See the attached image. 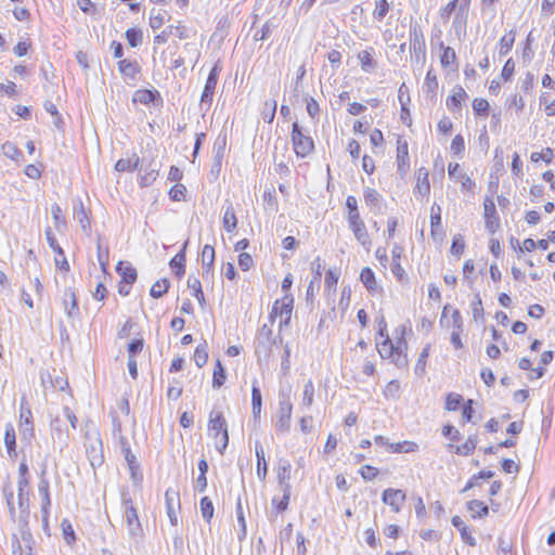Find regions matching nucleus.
<instances>
[{"label": "nucleus", "instance_id": "nucleus-1", "mask_svg": "<svg viewBox=\"0 0 555 555\" xmlns=\"http://www.w3.org/2000/svg\"><path fill=\"white\" fill-rule=\"evenodd\" d=\"M441 435L447 440V450L457 456H469L472 455L478 444V438L476 435H469L462 443L461 431L451 423H447L441 427Z\"/></svg>", "mask_w": 555, "mask_h": 555}, {"label": "nucleus", "instance_id": "nucleus-2", "mask_svg": "<svg viewBox=\"0 0 555 555\" xmlns=\"http://www.w3.org/2000/svg\"><path fill=\"white\" fill-rule=\"evenodd\" d=\"M411 333L410 324H400L397 326L392 336L384 340V346L389 345L388 358L397 366L408 365V336Z\"/></svg>", "mask_w": 555, "mask_h": 555}, {"label": "nucleus", "instance_id": "nucleus-3", "mask_svg": "<svg viewBox=\"0 0 555 555\" xmlns=\"http://www.w3.org/2000/svg\"><path fill=\"white\" fill-rule=\"evenodd\" d=\"M475 400L465 399L461 393L450 391L444 396L443 409L448 413L461 412L462 423H472L474 418Z\"/></svg>", "mask_w": 555, "mask_h": 555}, {"label": "nucleus", "instance_id": "nucleus-4", "mask_svg": "<svg viewBox=\"0 0 555 555\" xmlns=\"http://www.w3.org/2000/svg\"><path fill=\"white\" fill-rule=\"evenodd\" d=\"M448 177L451 181L460 185V191L464 196H475L477 182L473 175L468 173L460 163L450 162L448 164Z\"/></svg>", "mask_w": 555, "mask_h": 555}, {"label": "nucleus", "instance_id": "nucleus-5", "mask_svg": "<svg viewBox=\"0 0 555 555\" xmlns=\"http://www.w3.org/2000/svg\"><path fill=\"white\" fill-rule=\"evenodd\" d=\"M208 431L209 436L214 439L216 449L223 453L229 443V433L225 418L221 413L210 414Z\"/></svg>", "mask_w": 555, "mask_h": 555}, {"label": "nucleus", "instance_id": "nucleus-6", "mask_svg": "<svg viewBox=\"0 0 555 555\" xmlns=\"http://www.w3.org/2000/svg\"><path fill=\"white\" fill-rule=\"evenodd\" d=\"M291 141L298 157L305 158L314 151L313 139L302 130L297 121L292 125Z\"/></svg>", "mask_w": 555, "mask_h": 555}, {"label": "nucleus", "instance_id": "nucleus-7", "mask_svg": "<svg viewBox=\"0 0 555 555\" xmlns=\"http://www.w3.org/2000/svg\"><path fill=\"white\" fill-rule=\"evenodd\" d=\"M294 308V297L292 294H284L282 298L276 299L269 314V319L274 322L279 320L280 328L287 326L292 319Z\"/></svg>", "mask_w": 555, "mask_h": 555}, {"label": "nucleus", "instance_id": "nucleus-8", "mask_svg": "<svg viewBox=\"0 0 555 555\" xmlns=\"http://www.w3.org/2000/svg\"><path fill=\"white\" fill-rule=\"evenodd\" d=\"M193 30L189 28L183 21H178L175 25H168L162 31L153 37V50L156 52L157 48L167 43L170 36H175L180 40L189 39Z\"/></svg>", "mask_w": 555, "mask_h": 555}, {"label": "nucleus", "instance_id": "nucleus-9", "mask_svg": "<svg viewBox=\"0 0 555 555\" xmlns=\"http://www.w3.org/2000/svg\"><path fill=\"white\" fill-rule=\"evenodd\" d=\"M116 271L120 276L118 282V294L128 296L131 292L132 285L138 279L137 269L129 261H119L116 266Z\"/></svg>", "mask_w": 555, "mask_h": 555}, {"label": "nucleus", "instance_id": "nucleus-10", "mask_svg": "<svg viewBox=\"0 0 555 555\" xmlns=\"http://www.w3.org/2000/svg\"><path fill=\"white\" fill-rule=\"evenodd\" d=\"M482 218L488 233L495 234L501 229V219L493 196H486L482 202Z\"/></svg>", "mask_w": 555, "mask_h": 555}, {"label": "nucleus", "instance_id": "nucleus-11", "mask_svg": "<svg viewBox=\"0 0 555 555\" xmlns=\"http://www.w3.org/2000/svg\"><path fill=\"white\" fill-rule=\"evenodd\" d=\"M430 192L429 170L422 166L414 171L413 194L418 201H428Z\"/></svg>", "mask_w": 555, "mask_h": 555}, {"label": "nucleus", "instance_id": "nucleus-12", "mask_svg": "<svg viewBox=\"0 0 555 555\" xmlns=\"http://www.w3.org/2000/svg\"><path fill=\"white\" fill-rule=\"evenodd\" d=\"M469 3H470V0H451L443 8H441L440 13H439L440 17L446 22L449 21L451 15L455 11V9L459 8L461 15L459 14L456 16V18L453 23L454 27L456 28L457 26L459 27L465 26V24H466L465 13L468 10Z\"/></svg>", "mask_w": 555, "mask_h": 555}, {"label": "nucleus", "instance_id": "nucleus-13", "mask_svg": "<svg viewBox=\"0 0 555 555\" xmlns=\"http://www.w3.org/2000/svg\"><path fill=\"white\" fill-rule=\"evenodd\" d=\"M440 325L450 331H464L463 318L457 308L446 305L442 308Z\"/></svg>", "mask_w": 555, "mask_h": 555}, {"label": "nucleus", "instance_id": "nucleus-14", "mask_svg": "<svg viewBox=\"0 0 555 555\" xmlns=\"http://www.w3.org/2000/svg\"><path fill=\"white\" fill-rule=\"evenodd\" d=\"M46 238L50 246V248L54 251V263L55 267L64 272L69 271V263L66 259L65 253L63 248L60 246V244L56 241L55 235L53 234L52 230L50 228L46 229Z\"/></svg>", "mask_w": 555, "mask_h": 555}, {"label": "nucleus", "instance_id": "nucleus-15", "mask_svg": "<svg viewBox=\"0 0 555 555\" xmlns=\"http://www.w3.org/2000/svg\"><path fill=\"white\" fill-rule=\"evenodd\" d=\"M221 69H222L221 63H220V61H218L212 66L211 70L206 79V82H205V86H204V89H203V92L201 95L202 103H207L208 105L211 104L212 98L215 94V89H216V86L218 82V77H219V74L221 73Z\"/></svg>", "mask_w": 555, "mask_h": 555}, {"label": "nucleus", "instance_id": "nucleus-16", "mask_svg": "<svg viewBox=\"0 0 555 555\" xmlns=\"http://www.w3.org/2000/svg\"><path fill=\"white\" fill-rule=\"evenodd\" d=\"M468 99V94L461 85H455L446 98V106L451 113H459Z\"/></svg>", "mask_w": 555, "mask_h": 555}, {"label": "nucleus", "instance_id": "nucleus-17", "mask_svg": "<svg viewBox=\"0 0 555 555\" xmlns=\"http://www.w3.org/2000/svg\"><path fill=\"white\" fill-rule=\"evenodd\" d=\"M38 493L40 496L41 518L42 522L47 526L50 517L51 495L50 482L46 477H42L38 483Z\"/></svg>", "mask_w": 555, "mask_h": 555}, {"label": "nucleus", "instance_id": "nucleus-18", "mask_svg": "<svg viewBox=\"0 0 555 555\" xmlns=\"http://www.w3.org/2000/svg\"><path fill=\"white\" fill-rule=\"evenodd\" d=\"M405 499V492L400 489H388L384 491V503L387 504L393 513H399L406 507Z\"/></svg>", "mask_w": 555, "mask_h": 555}, {"label": "nucleus", "instance_id": "nucleus-19", "mask_svg": "<svg viewBox=\"0 0 555 555\" xmlns=\"http://www.w3.org/2000/svg\"><path fill=\"white\" fill-rule=\"evenodd\" d=\"M292 414L293 404L288 400L281 401L279 404V413L275 422V429L278 433H286L289 430Z\"/></svg>", "mask_w": 555, "mask_h": 555}, {"label": "nucleus", "instance_id": "nucleus-20", "mask_svg": "<svg viewBox=\"0 0 555 555\" xmlns=\"http://www.w3.org/2000/svg\"><path fill=\"white\" fill-rule=\"evenodd\" d=\"M397 167L400 173L404 175L410 168L409 145L404 138L397 139Z\"/></svg>", "mask_w": 555, "mask_h": 555}, {"label": "nucleus", "instance_id": "nucleus-21", "mask_svg": "<svg viewBox=\"0 0 555 555\" xmlns=\"http://www.w3.org/2000/svg\"><path fill=\"white\" fill-rule=\"evenodd\" d=\"M30 485H25V487L17 483V501L18 506L21 508L23 522L27 524V518L29 515L30 507Z\"/></svg>", "mask_w": 555, "mask_h": 555}, {"label": "nucleus", "instance_id": "nucleus-22", "mask_svg": "<svg viewBox=\"0 0 555 555\" xmlns=\"http://www.w3.org/2000/svg\"><path fill=\"white\" fill-rule=\"evenodd\" d=\"M404 258L403 248L401 246H395L391 251V263L390 269L399 282L405 279V271L401 266V260Z\"/></svg>", "mask_w": 555, "mask_h": 555}, {"label": "nucleus", "instance_id": "nucleus-23", "mask_svg": "<svg viewBox=\"0 0 555 555\" xmlns=\"http://www.w3.org/2000/svg\"><path fill=\"white\" fill-rule=\"evenodd\" d=\"M157 100H160V94L155 89H139L134 91L132 95V102L134 104H142L145 106L150 105L151 103H154Z\"/></svg>", "mask_w": 555, "mask_h": 555}, {"label": "nucleus", "instance_id": "nucleus-24", "mask_svg": "<svg viewBox=\"0 0 555 555\" xmlns=\"http://www.w3.org/2000/svg\"><path fill=\"white\" fill-rule=\"evenodd\" d=\"M18 425L26 431L34 430V418L29 404L27 401L22 400L20 405Z\"/></svg>", "mask_w": 555, "mask_h": 555}, {"label": "nucleus", "instance_id": "nucleus-25", "mask_svg": "<svg viewBox=\"0 0 555 555\" xmlns=\"http://www.w3.org/2000/svg\"><path fill=\"white\" fill-rule=\"evenodd\" d=\"M466 509L469 512L472 519H480L489 515L488 505L483 501L476 499L466 503Z\"/></svg>", "mask_w": 555, "mask_h": 555}, {"label": "nucleus", "instance_id": "nucleus-26", "mask_svg": "<svg viewBox=\"0 0 555 555\" xmlns=\"http://www.w3.org/2000/svg\"><path fill=\"white\" fill-rule=\"evenodd\" d=\"M23 539L27 541V545L24 548L21 541L16 535L12 538V555H36L31 546V534L26 532L23 534Z\"/></svg>", "mask_w": 555, "mask_h": 555}, {"label": "nucleus", "instance_id": "nucleus-27", "mask_svg": "<svg viewBox=\"0 0 555 555\" xmlns=\"http://www.w3.org/2000/svg\"><path fill=\"white\" fill-rule=\"evenodd\" d=\"M516 40V31L514 29L505 33L499 40L496 49L501 56L507 55L514 47Z\"/></svg>", "mask_w": 555, "mask_h": 555}, {"label": "nucleus", "instance_id": "nucleus-28", "mask_svg": "<svg viewBox=\"0 0 555 555\" xmlns=\"http://www.w3.org/2000/svg\"><path fill=\"white\" fill-rule=\"evenodd\" d=\"M118 70L119 73L131 79H134L137 75L141 72V67L137 61L124 59L118 62Z\"/></svg>", "mask_w": 555, "mask_h": 555}, {"label": "nucleus", "instance_id": "nucleus-29", "mask_svg": "<svg viewBox=\"0 0 555 555\" xmlns=\"http://www.w3.org/2000/svg\"><path fill=\"white\" fill-rule=\"evenodd\" d=\"M490 102L482 96L474 98L472 101L473 114L476 118H487L490 113Z\"/></svg>", "mask_w": 555, "mask_h": 555}, {"label": "nucleus", "instance_id": "nucleus-30", "mask_svg": "<svg viewBox=\"0 0 555 555\" xmlns=\"http://www.w3.org/2000/svg\"><path fill=\"white\" fill-rule=\"evenodd\" d=\"M511 176L515 183L518 181H522L525 172H524V162L518 152H514L512 154L511 160Z\"/></svg>", "mask_w": 555, "mask_h": 555}, {"label": "nucleus", "instance_id": "nucleus-31", "mask_svg": "<svg viewBox=\"0 0 555 555\" xmlns=\"http://www.w3.org/2000/svg\"><path fill=\"white\" fill-rule=\"evenodd\" d=\"M185 247L186 243L184 244L182 250L176 254L169 262L171 270L178 278H182L185 273Z\"/></svg>", "mask_w": 555, "mask_h": 555}, {"label": "nucleus", "instance_id": "nucleus-32", "mask_svg": "<svg viewBox=\"0 0 555 555\" xmlns=\"http://www.w3.org/2000/svg\"><path fill=\"white\" fill-rule=\"evenodd\" d=\"M225 380H227L225 369L222 365L221 361L219 359H217L214 363L211 387L214 389H219L224 385Z\"/></svg>", "mask_w": 555, "mask_h": 555}, {"label": "nucleus", "instance_id": "nucleus-33", "mask_svg": "<svg viewBox=\"0 0 555 555\" xmlns=\"http://www.w3.org/2000/svg\"><path fill=\"white\" fill-rule=\"evenodd\" d=\"M291 501V486L285 485L283 488V496L272 499V507L276 514H281L287 511Z\"/></svg>", "mask_w": 555, "mask_h": 555}, {"label": "nucleus", "instance_id": "nucleus-34", "mask_svg": "<svg viewBox=\"0 0 555 555\" xmlns=\"http://www.w3.org/2000/svg\"><path fill=\"white\" fill-rule=\"evenodd\" d=\"M62 304L68 315H73L78 311L77 297L72 288L63 292Z\"/></svg>", "mask_w": 555, "mask_h": 555}, {"label": "nucleus", "instance_id": "nucleus-35", "mask_svg": "<svg viewBox=\"0 0 555 555\" xmlns=\"http://www.w3.org/2000/svg\"><path fill=\"white\" fill-rule=\"evenodd\" d=\"M237 222L238 221L233 205L230 204L227 206L222 217L223 228L228 233H233L237 228Z\"/></svg>", "mask_w": 555, "mask_h": 555}, {"label": "nucleus", "instance_id": "nucleus-36", "mask_svg": "<svg viewBox=\"0 0 555 555\" xmlns=\"http://www.w3.org/2000/svg\"><path fill=\"white\" fill-rule=\"evenodd\" d=\"M441 207L433 204L430 207V234L436 236L441 233Z\"/></svg>", "mask_w": 555, "mask_h": 555}, {"label": "nucleus", "instance_id": "nucleus-37", "mask_svg": "<svg viewBox=\"0 0 555 555\" xmlns=\"http://www.w3.org/2000/svg\"><path fill=\"white\" fill-rule=\"evenodd\" d=\"M140 164V157L133 153L131 157L120 158L115 164V170L118 172L133 171Z\"/></svg>", "mask_w": 555, "mask_h": 555}, {"label": "nucleus", "instance_id": "nucleus-38", "mask_svg": "<svg viewBox=\"0 0 555 555\" xmlns=\"http://www.w3.org/2000/svg\"><path fill=\"white\" fill-rule=\"evenodd\" d=\"M554 158H555V153L552 147H544L539 152H532L530 154V162L532 164L544 163L546 165H550L553 163Z\"/></svg>", "mask_w": 555, "mask_h": 555}, {"label": "nucleus", "instance_id": "nucleus-39", "mask_svg": "<svg viewBox=\"0 0 555 555\" xmlns=\"http://www.w3.org/2000/svg\"><path fill=\"white\" fill-rule=\"evenodd\" d=\"M340 276V270L337 268L328 269L324 276V286L327 294H334Z\"/></svg>", "mask_w": 555, "mask_h": 555}, {"label": "nucleus", "instance_id": "nucleus-40", "mask_svg": "<svg viewBox=\"0 0 555 555\" xmlns=\"http://www.w3.org/2000/svg\"><path fill=\"white\" fill-rule=\"evenodd\" d=\"M262 410V396L256 382L251 387V412L255 420H259Z\"/></svg>", "mask_w": 555, "mask_h": 555}, {"label": "nucleus", "instance_id": "nucleus-41", "mask_svg": "<svg viewBox=\"0 0 555 555\" xmlns=\"http://www.w3.org/2000/svg\"><path fill=\"white\" fill-rule=\"evenodd\" d=\"M188 287L191 291L192 296L195 297L196 300L198 301L199 306L204 308L206 306V299L202 287V282L199 281V279L190 278L188 281Z\"/></svg>", "mask_w": 555, "mask_h": 555}, {"label": "nucleus", "instance_id": "nucleus-42", "mask_svg": "<svg viewBox=\"0 0 555 555\" xmlns=\"http://www.w3.org/2000/svg\"><path fill=\"white\" fill-rule=\"evenodd\" d=\"M125 38L130 48H138L143 42V30L138 26L130 27L125 31Z\"/></svg>", "mask_w": 555, "mask_h": 555}, {"label": "nucleus", "instance_id": "nucleus-43", "mask_svg": "<svg viewBox=\"0 0 555 555\" xmlns=\"http://www.w3.org/2000/svg\"><path fill=\"white\" fill-rule=\"evenodd\" d=\"M494 476L492 470H480L478 474L472 476L467 483L465 485L463 491H467L475 488H480L482 485V480L490 479Z\"/></svg>", "mask_w": 555, "mask_h": 555}, {"label": "nucleus", "instance_id": "nucleus-44", "mask_svg": "<svg viewBox=\"0 0 555 555\" xmlns=\"http://www.w3.org/2000/svg\"><path fill=\"white\" fill-rule=\"evenodd\" d=\"M166 22H167V18H166L165 12H162L160 10H155V9H152L150 11L149 26L153 31L160 29L165 25Z\"/></svg>", "mask_w": 555, "mask_h": 555}, {"label": "nucleus", "instance_id": "nucleus-45", "mask_svg": "<svg viewBox=\"0 0 555 555\" xmlns=\"http://www.w3.org/2000/svg\"><path fill=\"white\" fill-rule=\"evenodd\" d=\"M441 55L440 64L443 68L450 67L456 62V53L453 48L444 46L440 42Z\"/></svg>", "mask_w": 555, "mask_h": 555}, {"label": "nucleus", "instance_id": "nucleus-46", "mask_svg": "<svg viewBox=\"0 0 555 555\" xmlns=\"http://www.w3.org/2000/svg\"><path fill=\"white\" fill-rule=\"evenodd\" d=\"M470 310H472V318L475 322H483L485 310H483L481 296L478 293L475 294V296L470 302Z\"/></svg>", "mask_w": 555, "mask_h": 555}, {"label": "nucleus", "instance_id": "nucleus-47", "mask_svg": "<svg viewBox=\"0 0 555 555\" xmlns=\"http://www.w3.org/2000/svg\"><path fill=\"white\" fill-rule=\"evenodd\" d=\"M438 86H439V82H438L437 73L433 68H429L426 73V76L424 79V86H423L426 93L436 95Z\"/></svg>", "mask_w": 555, "mask_h": 555}, {"label": "nucleus", "instance_id": "nucleus-48", "mask_svg": "<svg viewBox=\"0 0 555 555\" xmlns=\"http://www.w3.org/2000/svg\"><path fill=\"white\" fill-rule=\"evenodd\" d=\"M257 457V476L260 480H264L268 474V464L266 461L264 450L261 446L256 447Z\"/></svg>", "mask_w": 555, "mask_h": 555}, {"label": "nucleus", "instance_id": "nucleus-49", "mask_svg": "<svg viewBox=\"0 0 555 555\" xmlns=\"http://www.w3.org/2000/svg\"><path fill=\"white\" fill-rule=\"evenodd\" d=\"M193 360L197 367H203L208 361V346L206 341L199 344L193 353Z\"/></svg>", "mask_w": 555, "mask_h": 555}, {"label": "nucleus", "instance_id": "nucleus-50", "mask_svg": "<svg viewBox=\"0 0 555 555\" xmlns=\"http://www.w3.org/2000/svg\"><path fill=\"white\" fill-rule=\"evenodd\" d=\"M170 287V281L166 278L157 280L150 289V295L153 298H160L163 297Z\"/></svg>", "mask_w": 555, "mask_h": 555}, {"label": "nucleus", "instance_id": "nucleus-51", "mask_svg": "<svg viewBox=\"0 0 555 555\" xmlns=\"http://www.w3.org/2000/svg\"><path fill=\"white\" fill-rule=\"evenodd\" d=\"M387 450L393 453H411L417 450V444L413 441L389 443Z\"/></svg>", "mask_w": 555, "mask_h": 555}, {"label": "nucleus", "instance_id": "nucleus-52", "mask_svg": "<svg viewBox=\"0 0 555 555\" xmlns=\"http://www.w3.org/2000/svg\"><path fill=\"white\" fill-rule=\"evenodd\" d=\"M431 346L430 344H427L421 351L418 359L415 363V372L420 375H423L426 372L427 367V361L430 354Z\"/></svg>", "mask_w": 555, "mask_h": 555}, {"label": "nucleus", "instance_id": "nucleus-53", "mask_svg": "<svg viewBox=\"0 0 555 555\" xmlns=\"http://www.w3.org/2000/svg\"><path fill=\"white\" fill-rule=\"evenodd\" d=\"M51 214L55 229L57 231H63L66 227V220L61 206L59 204H53L51 206Z\"/></svg>", "mask_w": 555, "mask_h": 555}, {"label": "nucleus", "instance_id": "nucleus-54", "mask_svg": "<svg viewBox=\"0 0 555 555\" xmlns=\"http://www.w3.org/2000/svg\"><path fill=\"white\" fill-rule=\"evenodd\" d=\"M61 528L66 544L74 545L76 542V533L72 522L67 518H64L61 522Z\"/></svg>", "mask_w": 555, "mask_h": 555}, {"label": "nucleus", "instance_id": "nucleus-55", "mask_svg": "<svg viewBox=\"0 0 555 555\" xmlns=\"http://www.w3.org/2000/svg\"><path fill=\"white\" fill-rule=\"evenodd\" d=\"M276 107L278 103L275 100H268L263 103L261 116L266 122L271 124L273 121L275 117Z\"/></svg>", "mask_w": 555, "mask_h": 555}, {"label": "nucleus", "instance_id": "nucleus-56", "mask_svg": "<svg viewBox=\"0 0 555 555\" xmlns=\"http://www.w3.org/2000/svg\"><path fill=\"white\" fill-rule=\"evenodd\" d=\"M166 507L167 511L180 509V495L175 489H168L165 492Z\"/></svg>", "mask_w": 555, "mask_h": 555}, {"label": "nucleus", "instance_id": "nucleus-57", "mask_svg": "<svg viewBox=\"0 0 555 555\" xmlns=\"http://www.w3.org/2000/svg\"><path fill=\"white\" fill-rule=\"evenodd\" d=\"M4 444L9 453L15 452L16 435L13 425L8 424L4 431Z\"/></svg>", "mask_w": 555, "mask_h": 555}, {"label": "nucleus", "instance_id": "nucleus-58", "mask_svg": "<svg viewBox=\"0 0 555 555\" xmlns=\"http://www.w3.org/2000/svg\"><path fill=\"white\" fill-rule=\"evenodd\" d=\"M215 262V248L211 245H204L202 249V263L208 271L211 270Z\"/></svg>", "mask_w": 555, "mask_h": 555}, {"label": "nucleus", "instance_id": "nucleus-59", "mask_svg": "<svg viewBox=\"0 0 555 555\" xmlns=\"http://www.w3.org/2000/svg\"><path fill=\"white\" fill-rule=\"evenodd\" d=\"M356 238L363 245H370L369 235L363 221L350 225Z\"/></svg>", "mask_w": 555, "mask_h": 555}, {"label": "nucleus", "instance_id": "nucleus-60", "mask_svg": "<svg viewBox=\"0 0 555 555\" xmlns=\"http://www.w3.org/2000/svg\"><path fill=\"white\" fill-rule=\"evenodd\" d=\"M360 280L362 281V283L365 285V287L369 289V291H374L376 289V279H375V274L374 272L372 271L371 268H363L361 273H360Z\"/></svg>", "mask_w": 555, "mask_h": 555}, {"label": "nucleus", "instance_id": "nucleus-61", "mask_svg": "<svg viewBox=\"0 0 555 555\" xmlns=\"http://www.w3.org/2000/svg\"><path fill=\"white\" fill-rule=\"evenodd\" d=\"M145 346L143 337H137L132 339L127 346L128 359H135V356L140 353Z\"/></svg>", "mask_w": 555, "mask_h": 555}, {"label": "nucleus", "instance_id": "nucleus-62", "mask_svg": "<svg viewBox=\"0 0 555 555\" xmlns=\"http://www.w3.org/2000/svg\"><path fill=\"white\" fill-rule=\"evenodd\" d=\"M516 244H517V246H515L512 243V246L518 256H520L525 253H532L537 249L535 241H533L532 238H525L521 242V244H519L518 241H516Z\"/></svg>", "mask_w": 555, "mask_h": 555}, {"label": "nucleus", "instance_id": "nucleus-63", "mask_svg": "<svg viewBox=\"0 0 555 555\" xmlns=\"http://www.w3.org/2000/svg\"><path fill=\"white\" fill-rule=\"evenodd\" d=\"M199 505H201V513H202L203 518L207 522H209L212 519L214 512H215L214 504H212L211 500L208 496H203L201 499Z\"/></svg>", "mask_w": 555, "mask_h": 555}, {"label": "nucleus", "instance_id": "nucleus-64", "mask_svg": "<svg viewBox=\"0 0 555 555\" xmlns=\"http://www.w3.org/2000/svg\"><path fill=\"white\" fill-rule=\"evenodd\" d=\"M315 388L313 382L309 379L302 390V402L306 406H311L314 402Z\"/></svg>", "mask_w": 555, "mask_h": 555}]
</instances>
